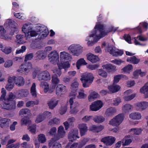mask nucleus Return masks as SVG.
I'll list each match as a JSON object with an SVG mask.
<instances>
[{"label":"nucleus","mask_w":148,"mask_h":148,"mask_svg":"<svg viewBox=\"0 0 148 148\" xmlns=\"http://www.w3.org/2000/svg\"><path fill=\"white\" fill-rule=\"evenodd\" d=\"M1 92L2 95L0 98V102H3L0 104L1 108L9 110L15 109L16 105L13 100L15 98V96L12 92H10L8 96L5 97L6 90L3 88H2Z\"/></svg>","instance_id":"1"},{"label":"nucleus","mask_w":148,"mask_h":148,"mask_svg":"<svg viewBox=\"0 0 148 148\" xmlns=\"http://www.w3.org/2000/svg\"><path fill=\"white\" fill-rule=\"evenodd\" d=\"M104 34L100 32L97 30V29H94L91 34L88 36L86 39V41H88L87 44L88 46H92L97 42L100 38L103 37Z\"/></svg>","instance_id":"2"},{"label":"nucleus","mask_w":148,"mask_h":148,"mask_svg":"<svg viewBox=\"0 0 148 148\" xmlns=\"http://www.w3.org/2000/svg\"><path fill=\"white\" fill-rule=\"evenodd\" d=\"M94 77L91 73H89L82 76L80 80L83 83L84 87H88L93 81Z\"/></svg>","instance_id":"3"},{"label":"nucleus","mask_w":148,"mask_h":148,"mask_svg":"<svg viewBox=\"0 0 148 148\" xmlns=\"http://www.w3.org/2000/svg\"><path fill=\"white\" fill-rule=\"evenodd\" d=\"M68 49L73 55L78 56L82 51V47L79 45H72L68 47Z\"/></svg>","instance_id":"4"},{"label":"nucleus","mask_w":148,"mask_h":148,"mask_svg":"<svg viewBox=\"0 0 148 148\" xmlns=\"http://www.w3.org/2000/svg\"><path fill=\"white\" fill-rule=\"evenodd\" d=\"M113 27L112 26H110L108 30H106V26L104 25L101 24L100 23H98L97 24L95 27V29H97V30L100 32L103 33L104 34V37L107 35L109 32H111Z\"/></svg>","instance_id":"5"},{"label":"nucleus","mask_w":148,"mask_h":148,"mask_svg":"<svg viewBox=\"0 0 148 148\" xmlns=\"http://www.w3.org/2000/svg\"><path fill=\"white\" fill-rule=\"evenodd\" d=\"M123 114H119L110 121L109 123L114 126H118L123 121Z\"/></svg>","instance_id":"6"},{"label":"nucleus","mask_w":148,"mask_h":148,"mask_svg":"<svg viewBox=\"0 0 148 148\" xmlns=\"http://www.w3.org/2000/svg\"><path fill=\"white\" fill-rule=\"evenodd\" d=\"M37 77L39 80H49L51 79L49 73L47 71L40 72L37 75Z\"/></svg>","instance_id":"7"},{"label":"nucleus","mask_w":148,"mask_h":148,"mask_svg":"<svg viewBox=\"0 0 148 148\" xmlns=\"http://www.w3.org/2000/svg\"><path fill=\"white\" fill-rule=\"evenodd\" d=\"M48 58L49 61L52 63L59 62V55L56 51H54L51 52L48 55Z\"/></svg>","instance_id":"8"},{"label":"nucleus","mask_w":148,"mask_h":148,"mask_svg":"<svg viewBox=\"0 0 148 148\" xmlns=\"http://www.w3.org/2000/svg\"><path fill=\"white\" fill-rule=\"evenodd\" d=\"M59 139V138L53 137L49 141L48 146L49 147H52V148H61V144L56 142Z\"/></svg>","instance_id":"9"},{"label":"nucleus","mask_w":148,"mask_h":148,"mask_svg":"<svg viewBox=\"0 0 148 148\" xmlns=\"http://www.w3.org/2000/svg\"><path fill=\"white\" fill-rule=\"evenodd\" d=\"M115 141L114 137L108 136L102 138L101 141L104 143L107 146H111L113 144Z\"/></svg>","instance_id":"10"},{"label":"nucleus","mask_w":148,"mask_h":148,"mask_svg":"<svg viewBox=\"0 0 148 148\" xmlns=\"http://www.w3.org/2000/svg\"><path fill=\"white\" fill-rule=\"evenodd\" d=\"M78 133V130L77 129L71 130L68 135L69 141L73 142L77 138H79L77 136Z\"/></svg>","instance_id":"11"},{"label":"nucleus","mask_w":148,"mask_h":148,"mask_svg":"<svg viewBox=\"0 0 148 148\" xmlns=\"http://www.w3.org/2000/svg\"><path fill=\"white\" fill-rule=\"evenodd\" d=\"M103 106L102 102L100 100L94 102L90 106V109L93 111H96L99 110Z\"/></svg>","instance_id":"12"},{"label":"nucleus","mask_w":148,"mask_h":148,"mask_svg":"<svg viewBox=\"0 0 148 148\" xmlns=\"http://www.w3.org/2000/svg\"><path fill=\"white\" fill-rule=\"evenodd\" d=\"M11 122L10 120L8 118H2L1 117L0 119V127L2 128H7L9 126Z\"/></svg>","instance_id":"13"},{"label":"nucleus","mask_w":148,"mask_h":148,"mask_svg":"<svg viewBox=\"0 0 148 148\" xmlns=\"http://www.w3.org/2000/svg\"><path fill=\"white\" fill-rule=\"evenodd\" d=\"M60 58L61 60L70 61L72 59L71 56L68 53L65 51L61 52L60 53Z\"/></svg>","instance_id":"14"},{"label":"nucleus","mask_w":148,"mask_h":148,"mask_svg":"<svg viewBox=\"0 0 148 148\" xmlns=\"http://www.w3.org/2000/svg\"><path fill=\"white\" fill-rule=\"evenodd\" d=\"M66 86L63 85L59 84L56 88V94L58 95L62 94L63 93L66 91Z\"/></svg>","instance_id":"15"},{"label":"nucleus","mask_w":148,"mask_h":148,"mask_svg":"<svg viewBox=\"0 0 148 148\" xmlns=\"http://www.w3.org/2000/svg\"><path fill=\"white\" fill-rule=\"evenodd\" d=\"M20 68L23 71H29L32 69V67L31 63H25L22 64L20 66Z\"/></svg>","instance_id":"16"},{"label":"nucleus","mask_w":148,"mask_h":148,"mask_svg":"<svg viewBox=\"0 0 148 148\" xmlns=\"http://www.w3.org/2000/svg\"><path fill=\"white\" fill-rule=\"evenodd\" d=\"M79 83L77 81L74 82L71 84V95L72 96H76V92L77 90Z\"/></svg>","instance_id":"17"},{"label":"nucleus","mask_w":148,"mask_h":148,"mask_svg":"<svg viewBox=\"0 0 148 148\" xmlns=\"http://www.w3.org/2000/svg\"><path fill=\"white\" fill-rule=\"evenodd\" d=\"M103 69H105L108 72H110L116 70V66L111 64H107L102 66Z\"/></svg>","instance_id":"18"},{"label":"nucleus","mask_w":148,"mask_h":148,"mask_svg":"<svg viewBox=\"0 0 148 148\" xmlns=\"http://www.w3.org/2000/svg\"><path fill=\"white\" fill-rule=\"evenodd\" d=\"M116 109L113 107H110L107 109L105 113V114L108 116H111L116 113Z\"/></svg>","instance_id":"19"},{"label":"nucleus","mask_w":148,"mask_h":148,"mask_svg":"<svg viewBox=\"0 0 148 148\" xmlns=\"http://www.w3.org/2000/svg\"><path fill=\"white\" fill-rule=\"evenodd\" d=\"M15 83L17 86H23L25 83L23 77L21 76L16 77Z\"/></svg>","instance_id":"20"},{"label":"nucleus","mask_w":148,"mask_h":148,"mask_svg":"<svg viewBox=\"0 0 148 148\" xmlns=\"http://www.w3.org/2000/svg\"><path fill=\"white\" fill-rule=\"evenodd\" d=\"M79 128L80 129V134L82 136L85 135L88 130L86 124H85L79 125Z\"/></svg>","instance_id":"21"},{"label":"nucleus","mask_w":148,"mask_h":148,"mask_svg":"<svg viewBox=\"0 0 148 148\" xmlns=\"http://www.w3.org/2000/svg\"><path fill=\"white\" fill-rule=\"evenodd\" d=\"M137 106L140 110L145 109L148 106V103L146 101H143L137 103Z\"/></svg>","instance_id":"22"},{"label":"nucleus","mask_w":148,"mask_h":148,"mask_svg":"<svg viewBox=\"0 0 148 148\" xmlns=\"http://www.w3.org/2000/svg\"><path fill=\"white\" fill-rule=\"evenodd\" d=\"M141 92L144 94L145 98H148V82L146 83L140 89Z\"/></svg>","instance_id":"23"},{"label":"nucleus","mask_w":148,"mask_h":148,"mask_svg":"<svg viewBox=\"0 0 148 148\" xmlns=\"http://www.w3.org/2000/svg\"><path fill=\"white\" fill-rule=\"evenodd\" d=\"M59 69H65L70 67L68 61H66L61 60V63L58 64Z\"/></svg>","instance_id":"24"},{"label":"nucleus","mask_w":148,"mask_h":148,"mask_svg":"<svg viewBox=\"0 0 148 148\" xmlns=\"http://www.w3.org/2000/svg\"><path fill=\"white\" fill-rule=\"evenodd\" d=\"M65 134V132L64 130V128L62 126H60L58 128V134L57 135L54 136V137L60 138H62Z\"/></svg>","instance_id":"25"},{"label":"nucleus","mask_w":148,"mask_h":148,"mask_svg":"<svg viewBox=\"0 0 148 148\" xmlns=\"http://www.w3.org/2000/svg\"><path fill=\"white\" fill-rule=\"evenodd\" d=\"M87 59L92 63H96L99 60L98 57L92 54H89L87 57Z\"/></svg>","instance_id":"26"},{"label":"nucleus","mask_w":148,"mask_h":148,"mask_svg":"<svg viewBox=\"0 0 148 148\" xmlns=\"http://www.w3.org/2000/svg\"><path fill=\"white\" fill-rule=\"evenodd\" d=\"M58 101L55 99H51L48 103V105L51 109H53L57 105Z\"/></svg>","instance_id":"27"},{"label":"nucleus","mask_w":148,"mask_h":148,"mask_svg":"<svg viewBox=\"0 0 148 148\" xmlns=\"http://www.w3.org/2000/svg\"><path fill=\"white\" fill-rule=\"evenodd\" d=\"M108 88L110 91L113 93L118 92L120 89V87L117 85L113 84V85L108 86Z\"/></svg>","instance_id":"28"},{"label":"nucleus","mask_w":148,"mask_h":148,"mask_svg":"<svg viewBox=\"0 0 148 148\" xmlns=\"http://www.w3.org/2000/svg\"><path fill=\"white\" fill-rule=\"evenodd\" d=\"M36 59L37 60L43 59L45 57L43 51H39L36 53Z\"/></svg>","instance_id":"29"},{"label":"nucleus","mask_w":148,"mask_h":148,"mask_svg":"<svg viewBox=\"0 0 148 148\" xmlns=\"http://www.w3.org/2000/svg\"><path fill=\"white\" fill-rule=\"evenodd\" d=\"M130 136L128 135L125 136L122 140L123 145H128L132 142V140L130 138Z\"/></svg>","instance_id":"30"},{"label":"nucleus","mask_w":148,"mask_h":148,"mask_svg":"<svg viewBox=\"0 0 148 148\" xmlns=\"http://www.w3.org/2000/svg\"><path fill=\"white\" fill-rule=\"evenodd\" d=\"M40 86L41 87L44 88L45 92H47L48 91L49 88V85L47 82L44 81L41 82Z\"/></svg>","instance_id":"31"},{"label":"nucleus","mask_w":148,"mask_h":148,"mask_svg":"<svg viewBox=\"0 0 148 148\" xmlns=\"http://www.w3.org/2000/svg\"><path fill=\"white\" fill-rule=\"evenodd\" d=\"M93 120L97 123H100L104 121L105 118L101 116H96L94 117Z\"/></svg>","instance_id":"32"},{"label":"nucleus","mask_w":148,"mask_h":148,"mask_svg":"<svg viewBox=\"0 0 148 148\" xmlns=\"http://www.w3.org/2000/svg\"><path fill=\"white\" fill-rule=\"evenodd\" d=\"M133 108V107L132 106L129 104H127L123 106L122 109L125 112H127L131 111Z\"/></svg>","instance_id":"33"},{"label":"nucleus","mask_w":148,"mask_h":148,"mask_svg":"<svg viewBox=\"0 0 148 148\" xmlns=\"http://www.w3.org/2000/svg\"><path fill=\"white\" fill-rule=\"evenodd\" d=\"M130 117L133 119H139L141 117L140 114L138 112H135L130 114Z\"/></svg>","instance_id":"34"},{"label":"nucleus","mask_w":148,"mask_h":148,"mask_svg":"<svg viewBox=\"0 0 148 148\" xmlns=\"http://www.w3.org/2000/svg\"><path fill=\"white\" fill-rule=\"evenodd\" d=\"M127 61L134 64H137L139 62L140 60L137 59L135 56H133L130 58L127 59Z\"/></svg>","instance_id":"35"},{"label":"nucleus","mask_w":148,"mask_h":148,"mask_svg":"<svg viewBox=\"0 0 148 148\" xmlns=\"http://www.w3.org/2000/svg\"><path fill=\"white\" fill-rule=\"evenodd\" d=\"M38 140L40 143H43L46 140V138L45 135L43 134H40L39 135L38 137Z\"/></svg>","instance_id":"36"},{"label":"nucleus","mask_w":148,"mask_h":148,"mask_svg":"<svg viewBox=\"0 0 148 148\" xmlns=\"http://www.w3.org/2000/svg\"><path fill=\"white\" fill-rule=\"evenodd\" d=\"M31 111L28 108H23L21 109L19 112L20 115L27 114L30 115Z\"/></svg>","instance_id":"37"},{"label":"nucleus","mask_w":148,"mask_h":148,"mask_svg":"<svg viewBox=\"0 0 148 148\" xmlns=\"http://www.w3.org/2000/svg\"><path fill=\"white\" fill-rule=\"evenodd\" d=\"M87 63L83 58H81L79 59L76 63L77 67L78 69H79L80 66L82 64L86 65Z\"/></svg>","instance_id":"38"},{"label":"nucleus","mask_w":148,"mask_h":148,"mask_svg":"<svg viewBox=\"0 0 148 148\" xmlns=\"http://www.w3.org/2000/svg\"><path fill=\"white\" fill-rule=\"evenodd\" d=\"M99 75L104 77L106 78L108 75L107 72L104 71L103 69H99L98 70Z\"/></svg>","instance_id":"39"},{"label":"nucleus","mask_w":148,"mask_h":148,"mask_svg":"<svg viewBox=\"0 0 148 148\" xmlns=\"http://www.w3.org/2000/svg\"><path fill=\"white\" fill-rule=\"evenodd\" d=\"M99 95L95 92H91L88 97V99L90 101L92 99H95L99 97Z\"/></svg>","instance_id":"40"},{"label":"nucleus","mask_w":148,"mask_h":148,"mask_svg":"<svg viewBox=\"0 0 148 148\" xmlns=\"http://www.w3.org/2000/svg\"><path fill=\"white\" fill-rule=\"evenodd\" d=\"M115 49V47L108 44L107 47V49H106V51L109 52L110 54H113V52H114V51Z\"/></svg>","instance_id":"41"},{"label":"nucleus","mask_w":148,"mask_h":148,"mask_svg":"<svg viewBox=\"0 0 148 148\" xmlns=\"http://www.w3.org/2000/svg\"><path fill=\"white\" fill-rule=\"evenodd\" d=\"M79 105V104L78 102H75L72 105L73 109H71V113L73 114L74 113H76L78 111V110L77 109H76L77 108Z\"/></svg>","instance_id":"42"},{"label":"nucleus","mask_w":148,"mask_h":148,"mask_svg":"<svg viewBox=\"0 0 148 148\" xmlns=\"http://www.w3.org/2000/svg\"><path fill=\"white\" fill-rule=\"evenodd\" d=\"M130 130L134 134L139 135L140 134L142 130L141 128H135L131 129Z\"/></svg>","instance_id":"43"},{"label":"nucleus","mask_w":148,"mask_h":148,"mask_svg":"<svg viewBox=\"0 0 148 148\" xmlns=\"http://www.w3.org/2000/svg\"><path fill=\"white\" fill-rule=\"evenodd\" d=\"M52 78V82L53 84H57L59 83L60 80L56 74L53 76Z\"/></svg>","instance_id":"44"},{"label":"nucleus","mask_w":148,"mask_h":148,"mask_svg":"<svg viewBox=\"0 0 148 148\" xmlns=\"http://www.w3.org/2000/svg\"><path fill=\"white\" fill-rule=\"evenodd\" d=\"M49 32L48 30L47 29L45 30L43 32H42V34H39L38 36V38L40 40L42 38H43L44 37H46L48 34Z\"/></svg>","instance_id":"45"},{"label":"nucleus","mask_w":148,"mask_h":148,"mask_svg":"<svg viewBox=\"0 0 148 148\" xmlns=\"http://www.w3.org/2000/svg\"><path fill=\"white\" fill-rule=\"evenodd\" d=\"M36 86L35 83H33L31 88V92L33 96L35 97L36 96Z\"/></svg>","instance_id":"46"},{"label":"nucleus","mask_w":148,"mask_h":148,"mask_svg":"<svg viewBox=\"0 0 148 148\" xmlns=\"http://www.w3.org/2000/svg\"><path fill=\"white\" fill-rule=\"evenodd\" d=\"M29 93V91L26 89H22L20 91L19 93L21 97H27Z\"/></svg>","instance_id":"47"},{"label":"nucleus","mask_w":148,"mask_h":148,"mask_svg":"<svg viewBox=\"0 0 148 148\" xmlns=\"http://www.w3.org/2000/svg\"><path fill=\"white\" fill-rule=\"evenodd\" d=\"M39 33H38L34 31H31L29 32L28 31L27 33V36L28 38H30L31 37L35 36L37 35Z\"/></svg>","instance_id":"48"},{"label":"nucleus","mask_w":148,"mask_h":148,"mask_svg":"<svg viewBox=\"0 0 148 148\" xmlns=\"http://www.w3.org/2000/svg\"><path fill=\"white\" fill-rule=\"evenodd\" d=\"M24 37V36L23 35H17L16 36V37L18 40L17 42L19 44L23 43V38Z\"/></svg>","instance_id":"49"},{"label":"nucleus","mask_w":148,"mask_h":148,"mask_svg":"<svg viewBox=\"0 0 148 148\" xmlns=\"http://www.w3.org/2000/svg\"><path fill=\"white\" fill-rule=\"evenodd\" d=\"M1 50L2 52L7 54L10 53L12 51V48L10 47H6Z\"/></svg>","instance_id":"50"},{"label":"nucleus","mask_w":148,"mask_h":148,"mask_svg":"<svg viewBox=\"0 0 148 148\" xmlns=\"http://www.w3.org/2000/svg\"><path fill=\"white\" fill-rule=\"evenodd\" d=\"M114 51V52H113V54L112 55L116 56H121L123 53V51L121 50H119L115 49Z\"/></svg>","instance_id":"51"},{"label":"nucleus","mask_w":148,"mask_h":148,"mask_svg":"<svg viewBox=\"0 0 148 148\" xmlns=\"http://www.w3.org/2000/svg\"><path fill=\"white\" fill-rule=\"evenodd\" d=\"M125 75H120L115 76L114 77V83L116 84L117 83L122 77H123Z\"/></svg>","instance_id":"52"},{"label":"nucleus","mask_w":148,"mask_h":148,"mask_svg":"<svg viewBox=\"0 0 148 148\" xmlns=\"http://www.w3.org/2000/svg\"><path fill=\"white\" fill-rule=\"evenodd\" d=\"M59 120L56 118H54L49 122V124L50 125H52L53 124H58L60 123Z\"/></svg>","instance_id":"53"},{"label":"nucleus","mask_w":148,"mask_h":148,"mask_svg":"<svg viewBox=\"0 0 148 148\" xmlns=\"http://www.w3.org/2000/svg\"><path fill=\"white\" fill-rule=\"evenodd\" d=\"M18 32V29L15 27H11L10 29V31L9 34L10 35L12 36L14 34H17Z\"/></svg>","instance_id":"54"},{"label":"nucleus","mask_w":148,"mask_h":148,"mask_svg":"<svg viewBox=\"0 0 148 148\" xmlns=\"http://www.w3.org/2000/svg\"><path fill=\"white\" fill-rule=\"evenodd\" d=\"M45 118L42 114L38 115L36 118L35 122L36 123H39L45 119Z\"/></svg>","instance_id":"55"},{"label":"nucleus","mask_w":148,"mask_h":148,"mask_svg":"<svg viewBox=\"0 0 148 148\" xmlns=\"http://www.w3.org/2000/svg\"><path fill=\"white\" fill-rule=\"evenodd\" d=\"M7 22L8 25L11 27H15L17 25L16 23L14 21L11 19H8Z\"/></svg>","instance_id":"56"},{"label":"nucleus","mask_w":148,"mask_h":148,"mask_svg":"<svg viewBox=\"0 0 148 148\" xmlns=\"http://www.w3.org/2000/svg\"><path fill=\"white\" fill-rule=\"evenodd\" d=\"M132 68V65L131 64H129L122 69L121 71L123 72H126L131 70Z\"/></svg>","instance_id":"57"},{"label":"nucleus","mask_w":148,"mask_h":148,"mask_svg":"<svg viewBox=\"0 0 148 148\" xmlns=\"http://www.w3.org/2000/svg\"><path fill=\"white\" fill-rule=\"evenodd\" d=\"M21 121L22 124L26 125L28 123L31 122L29 118L27 117H24L23 118Z\"/></svg>","instance_id":"58"},{"label":"nucleus","mask_w":148,"mask_h":148,"mask_svg":"<svg viewBox=\"0 0 148 148\" xmlns=\"http://www.w3.org/2000/svg\"><path fill=\"white\" fill-rule=\"evenodd\" d=\"M14 83H8L5 86L6 89L8 91L11 90L14 87Z\"/></svg>","instance_id":"59"},{"label":"nucleus","mask_w":148,"mask_h":148,"mask_svg":"<svg viewBox=\"0 0 148 148\" xmlns=\"http://www.w3.org/2000/svg\"><path fill=\"white\" fill-rule=\"evenodd\" d=\"M36 125H33L29 126L28 129L32 133L35 134L36 132Z\"/></svg>","instance_id":"60"},{"label":"nucleus","mask_w":148,"mask_h":148,"mask_svg":"<svg viewBox=\"0 0 148 148\" xmlns=\"http://www.w3.org/2000/svg\"><path fill=\"white\" fill-rule=\"evenodd\" d=\"M33 53H31L26 55L25 57V62L28 60H31L33 57Z\"/></svg>","instance_id":"61"},{"label":"nucleus","mask_w":148,"mask_h":148,"mask_svg":"<svg viewBox=\"0 0 148 148\" xmlns=\"http://www.w3.org/2000/svg\"><path fill=\"white\" fill-rule=\"evenodd\" d=\"M66 110L67 108L66 106L62 107L60 109L59 112L60 114L62 115L66 112Z\"/></svg>","instance_id":"62"},{"label":"nucleus","mask_w":148,"mask_h":148,"mask_svg":"<svg viewBox=\"0 0 148 148\" xmlns=\"http://www.w3.org/2000/svg\"><path fill=\"white\" fill-rule=\"evenodd\" d=\"M135 94H132L130 95H128L125 97V100L128 101L133 99L135 97Z\"/></svg>","instance_id":"63"},{"label":"nucleus","mask_w":148,"mask_h":148,"mask_svg":"<svg viewBox=\"0 0 148 148\" xmlns=\"http://www.w3.org/2000/svg\"><path fill=\"white\" fill-rule=\"evenodd\" d=\"M12 61L11 60H9L6 61L4 64V66L6 68H9L12 65Z\"/></svg>","instance_id":"64"}]
</instances>
